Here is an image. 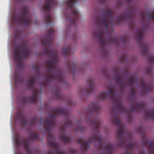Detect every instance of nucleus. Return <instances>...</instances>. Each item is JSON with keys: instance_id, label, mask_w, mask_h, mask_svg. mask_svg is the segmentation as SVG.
<instances>
[{"instance_id": "f257e3e1", "label": "nucleus", "mask_w": 154, "mask_h": 154, "mask_svg": "<svg viewBox=\"0 0 154 154\" xmlns=\"http://www.w3.org/2000/svg\"><path fill=\"white\" fill-rule=\"evenodd\" d=\"M54 31L51 29L47 32L46 36H43L42 40V48L44 54L49 57L51 60L47 62L48 68L45 82L42 86H45L47 84L53 80L59 81L64 84H67L65 81V77L62 72L61 69L57 65L58 56L52 47L53 42V35Z\"/></svg>"}, {"instance_id": "f03ea898", "label": "nucleus", "mask_w": 154, "mask_h": 154, "mask_svg": "<svg viewBox=\"0 0 154 154\" xmlns=\"http://www.w3.org/2000/svg\"><path fill=\"white\" fill-rule=\"evenodd\" d=\"M100 109V106L96 102L91 103L87 109L88 118L87 121L91 125H93V131L95 132L94 136L89 137L88 141L89 144L93 142L98 144V148L102 150V152L98 154H110L114 150V146L110 143L106 145L105 143L102 142V137L99 132L100 122L99 120L91 117L93 112L97 113Z\"/></svg>"}, {"instance_id": "7ed1b4c3", "label": "nucleus", "mask_w": 154, "mask_h": 154, "mask_svg": "<svg viewBox=\"0 0 154 154\" xmlns=\"http://www.w3.org/2000/svg\"><path fill=\"white\" fill-rule=\"evenodd\" d=\"M109 93L106 91H103L100 94L99 97L100 99L103 100L108 97L109 93L111 96V98L114 103V107L116 110L118 112H120L127 115L129 119H130L131 116L130 111L127 110L122 105V101L119 97H116L114 93L113 89L111 88H108Z\"/></svg>"}, {"instance_id": "20e7f679", "label": "nucleus", "mask_w": 154, "mask_h": 154, "mask_svg": "<svg viewBox=\"0 0 154 154\" xmlns=\"http://www.w3.org/2000/svg\"><path fill=\"white\" fill-rule=\"evenodd\" d=\"M30 53V51L26 46L25 42H22L17 47L14 48L13 54L18 68L22 69L23 68V59L28 57Z\"/></svg>"}, {"instance_id": "39448f33", "label": "nucleus", "mask_w": 154, "mask_h": 154, "mask_svg": "<svg viewBox=\"0 0 154 154\" xmlns=\"http://www.w3.org/2000/svg\"><path fill=\"white\" fill-rule=\"evenodd\" d=\"M12 20L13 22L14 23H23L26 25H28L31 22V18L26 7H23L21 10L20 16L14 14Z\"/></svg>"}, {"instance_id": "423d86ee", "label": "nucleus", "mask_w": 154, "mask_h": 154, "mask_svg": "<svg viewBox=\"0 0 154 154\" xmlns=\"http://www.w3.org/2000/svg\"><path fill=\"white\" fill-rule=\"evenodd\" d=\"M79 1V0H69L66 4V9H70L73 15V17H72L70 15L67 16L66 14H65L67 20L71 24H75L79 20L78 17L79 13L76 9H74L73 8L75 4L77 3Z\"/></svg>"}, {"instance_id": "0eeeda50", "label": "nucleus", "mask_w": 154, "mask_h": 154, "mask_svg": "<svg viewBox=\"0 0 154 154\" xmlns=\"http://www.w3.org/2000/svg\"><path fill=\"white\" fill-rule=\"evenodd\" d=\"M57 4V2L56 0H46L45 4L42 7V10L45 13L44 18L48 26H50L52 24L50 11Z\"/></svg>"}, {"instance_id": "6e6552de", "label": "nucleus", "mask_w": 154, "mask_h": 154, "mask_svg": "<svg viewBox=\"0 0 154 154\" xmlns=\"http://www.w3.org/2000/svg\"><path fill=\"white\" fill-rule=\"evenodd\" d=\"M36 79V77L31 75L30 79L26 83L27 86L29 87L30 89L33 90V92L32 94V97H28L25 98L23 101L24 102H29L31 103H34L36 102L38 91L34 89V86L35 82Z\"/></svg>"}, {"instance_id": "1a4fd4ad", "label": "nucleus", "mask_w": 154, "mask_h": 154, "mask_svg": "<svg viewBox=\"0 0 154 154\" xmlns=\"http://www.w3.org/2000/svg\"><path fill=\"white\" fill-rule=\"evenodd\" d=\"M116 73L117 77L116 78V80L118 83L121 91H123L125 86L127 85H129L130 88H132L131 91L132 93L134 94L135 92V90L133 88L134 81L133 77H131L128 81L122 80V77L118 71H116Z\"/></svg>"}, {"instance_id": "9d476101", "label": "nucleus", "mask_w": 154, "mask_h": 154, "mask_svg": "<svg viewBox=\"0 0 154 154\" xmlns=\"http://www.w3.org/2000/svg\"><path fill=\"white\" fill-rule=\"evenodd\" d=\"M113 14V11L109 9L106 12V16H103L100 20L98 21V23L102 25L106 29L107 32L109 31V24L111 23L113 25L114 19L112 17V15Z\"/></svg>"}, {"instance_id": "9b49d317", "label": "nucleus", "mask_w": 154, "mask_h": 154, "mask_svg": "<svg viewBox=\"0 0 154 154\" xmlns=\"http://www.w3.org/2000/svg\"><path fill=\"white\" fill-rule=\"evenodd\" d=\"M96 36L99 38V43L103 48L105 47L107 43L117 44L118 42V39L116 37L113 38L109 37L107 42L105 39L104 33L102 30H99Z\"/></svg>"}, {"instance_id": "f8f14e48", "label": "nucleus", "mask_w": 154, "mask_h": 154, "mask_svg": "<svg viewBox=\"0 0 154 154\" xmlns=\"http://www.w3.org/2000/svg\"><path fill=\"white\" fill-rule=\"evenodd\" d=\"M143 34L142 32L139 31L136 34V36L138 42L140 44L142 43L143 52L146 55L148 53V50L146 44L145 43H142Z\"/></svg>"}, {"instance_id": "ddd939ff", "label": "nucleus", "mask_w": 154, "mask_h": 154, "mask_svg": "<svg viewBox=\"0 0 154 154\" xmlns=\"http://www.w3.org/2000/svg\"><path fill=\"white\" fill-rule=\"evenodd\" d=\"M52 112L53 114H50L49 117L52 119H55L56 116L59 115H69V112L66 109L63 108H57L53 110Z\"/></svg>"}, {"instance_id": "4468645a", "label": "nucleus", "mask_w": 154, "mask_h": 154, "mask_svg": "<svg viewBox=\"0 0 154 154\" xmlns=\"http://www.w3.org/2000/svg\"><path fill=\"white\" fill-rule=\"evenodd\" d=\"M88 84L89 87L86 88L84 90H83L82 89H81L80 92L88 95L94 91L95 88V85L94 81L92 79H90L88 81Z\"/></svg>"}, {"instance_id": "2eb2a0df", "label": "nucleus", "mask_w": 154, "mask_h": 154, "mask_svg": "<svg viewBox=\"0 0 154 154\" xmlns=\"http://www.w3.org/2000/svg\"><path fill=\"white\" fill-rule=\"evenodd\" d=\"M85 140L82 137L79 138L78 140V142L81 144L82 149L84 152L86 151L90 146V144H88V142Z\"/></svg>"}, {"instance_id": "dca6fc26", "label": "nucleus", "mask_w": 154, "mask_h": 154, "mask_svg": "<svg viewBox=\"0 0 154 154\" xmlns=\"http://www.w3.org/2000/svg\"><path fill=\"white\" fill-rule=\"evenodd\" d=\"M141 87L143 93L144 94L149 93L152 90V87L150 84L146 85L145 82L142 80L141 82Z\"/></svg>"}, {"instance_id": "f3484780", "label": "nucleus", "mask_w": 154, "mask_h": 154, "mask_svg": "<svg viewBox=\"0 0 154 154\" xmlns=\"http://www.w3.org/2000/svg\"><path fill=\"white\" fill-rule=\"evenodd\" d=\"M133 14V13L128 15L125 14L122 16L118 17L116 18V22L117 23H119L121 22L130 20L132 18Z\"/></svg>"}, {"instance_id": "a211bd4d", "label": "nucleus", "mask_w": 154, "mask_h": 154, "mask_svg": "<svg viewBox=\"0 0 154 154\" xmlns=\"http://www.w3.org/2000/svg\"><path fill=\"white\" fill-rule=\"evenodd\" d=\"M144 109V106L143 103H138L136 102L134 106L133 107V108H131L130 111L131 112H134L140 109L143 111Z\"/></svg>"}, {"instance_id": "6ab92c4d", "label": "nucleus", "mask_w": 154, "mask_h": 154, "mask_svg": "<svg viewBox=\"0 0 154 154\" xmlns=\"http://www.w3.org/2000/svg\"><path fill=\"white\" fill-rule=\"evenodd\" d=\"M17 117L19 118L21 124L24 126H26L28 123V121L23 114L20 112H18L17 114Z\"/></svg>"}, {"instance_id": "aec40b11", "label": "nucleus", "mask_w": 154, "mask_h": 154, "mask_svg": "<svg viewBox=\"0 0 154 154\" xmlns=\"http://www.w3.org/2000/svg\"><path fill=\"white\" fill-rule=\"evenodd\" d=\"M14 79L16 83L19 84L22 83L23 81V78L21 77L20 74L15 73L14 75Z\"/></svg>"}, {"instance_id": "412c9836", "label": "nucleus", "mask_w": 154, "mask_h": 154, "mask_svg": "<svg viewBox=\"0 0 154 154\" xmlns=\"http://www.w3.org/2000/svg\"><path fill=\"white\" fill-rule=\"evenodd\" d=\"M145 116L148 119L154 120V109H149L145 113Z\"/></svg>"}, {"instance_id": "4be33fe9", "label": "nucleus", "mask_w": 154, "mask_h": 154, "mask_svg": "<svg viewBox=\"0 0 154 154\" xmlns=\"http://www.w3.org/2000/svg\"><path fill=\"white\" fill-rule=\"evenodd\" d=\"M54 91L55 92V94H54L55 97L58 100L61 99L63 96L60 92V89L58 88H56Z\"/></svg>"}, {"instance_id": "5701e85b", "label": "nucleus", "mask_w": 154, "mask_h": 154, "mask_svg": "<svg viewBox=\"0 0 154 154\" xmlns=\"http://www.w3.org/2000/svg\"><path fill=\"white\" fill-rule=\"evenodd\" d=\"M62 51L63 54L66 56L69 55L71 53V47L68 46L63 48L62 49Z\"/></svg>"}, {"instance_id": "b1692460", "label": "nucleus", "mask_w": 154, "mask_h": 154, "mask_svg": "<svg viewBox=\"0 0 154 154\" xmlns=\"http://www.w3.org/2000/svg\"><path fill=\"white\" fill-rule=\"evenodd\" d=\"M69 66L71 71L75 72V65L74 62H69L68 63Z\"/></svg>"}, {"instance_id": "393cba45", "label": "nucleus", "mask_w": 154, "mask_h": 154, "mask_svg": "<svg viewBox=\"0 0 154 154\" xmlns=\"http://www.w3.org/2000/svg\"><path fill=\"white\" fill-rule=\"evenodd\" d=\"M38 121V119L36 117H34L32 119L31 122H30V126L31 127L34 126Z\"/></svg>"}, {"instance_id": "a878e982", "label": "nucleus", "mask_w": 154, "mask_h": 154, "mask_svg": "<svg viewBox=\"0 0 154 154\" xmlns=\"http://www.w3.org/2000/svg\"><path fill=\"white\" fill-rule=\"evenodd\" d=\"M73 126L72 124V121L69 120V119H68L67 120V121H66L65 125V126L66 127H72Z\"/></svg>"}, {"instance_id": "bb28decb", "label": "nucleus", "mask_w": 154, "mask_h": 154, "mask_svg": "<svg viewBox=\"0 0 154 154\" xmlns=\"http://www.w3.org/2000/svg\"><path fill=\"white\" fill-rule=\"evenodd\" d=\"M84 129L83 128L81 125H79L77 126L76 128L75 129V131L77 132L78 131H82Z\"/></svg>"}, {"instance_id": "cd10ccee", "label": "nucleus", "mask_w": 154, "mask_h": 154, "mask_svg": "<svg viewBox=\"0 0 154 154\" xmlns=\"http://www.w3.org/2000/svg\"><path fill=\"white\" fill-rule=\"evenodd\" d=\"M61 139L62 141L66 142L69 143V142L68 138L66 137H61Z\"/></svg>"}, {"instance_id": "c85d7f7f", "label": "nucleus", "mask_w": 154, "mask_h": 154, "mask_svg": "<svg viewBox=\"0 0 154 154\" xmlns=\"http://www.w3.org/2000/svg\"><path fill=\"white\" fill-rule=\"evenodd\" d=\"M149 60L150 63L153 62L154 61V56L152 55H150L149 56Z\"/></svg>"}, {"instance_id": "c756f323", "label": "nucleus", "mask_w": 154, "mask_h": 154, "mask_svg": "<svg viewBox=\"0 0 154 154\" xmlns=\"http://www.w3.org/2000/svg\"><path fill=\"white\" fill-rule=\"evenodd\" d=\"M140 17L141 19L143 20L144 21L145 20V14L143 12H142L140 14Z\"/></svg>"}, {"instance_id": "7c9ffc66", "label": "nucleus", "mask_w": 154, "mask_h": 154, "mask_svg": "<svg viewBox=\"0 0 154 154\" xmlns=\"http://www.w3.org/2000/svg\"><path fill=\"white\" fill-rule=\"evenodd\" d=\"M70 153L72 154L75 153H76V151L74 149H71L70 150Z\"/></svg>"}, {"instance_id": "2f4dec72", "label": "nucleus", "mask_w": 154, "mask_h": 154, "mask_svg": "<svg viewBox=\"0 0 154 154\" xmlns=\"http://www.w3.org/2000/svg\"><path fill=\"white\" fill-rule=\"evenodd\" d=\"M19 35L20 34L18 32H16V34L15 36V38L16 39L18 38Z\"/></svg>"}, {"instance_id": "473e14b6", "label": "nucleus", "mask_w": 154, "mask_h": 154, "mask_svg": "<svg viewBox=\"0 0 154 154\" xmlns=\"http://www.w3.org/2000/svg\"><path fill=\"white\" fill-rule=\"evenodd\" d=\"M135 81H136V82L137 83V84L138 83V80L137 79H135Z\"/></svg>"}, {"instance_id": "72a5a7b5", "label": "nucleus", "mask_w": 154, "mask_h": 154, "mask_svg": "<svg viewBox=\"0 0 154 154\" xmlns=\"http://www.w3.org/2000/svg\"><path fill=\"white\" fill-rule=\"evenodd\" d=\"M105 0H100V1L101 2L103 3L105 2Z\"/></svg>"}, {"instance_id": "f704fd0d", "label": "nucleus", "mask_w": 154, "mask_h": 154, "mask_svg": "<svg viewBox=\"0 0 154 154\" xmlns=\"http://www.w3.org/2000/svg\"><path fill=\"white\" fill-rule=\"evenodd\" d=\"M133 27H134V24L133 23L132 25V26H131V28H132Z\"/></svg>"}, {"instance_id": "c9c22d12", "label": "nucleus", "mask_w": 154, "mask_h": 154, "mask_svg": "<svg viewBox=\"0 0 154 154\" xmlns=\"http://www.w3.org/2000/svg\"><path fill=\"white\" fill-rule=\"evenodd\" d=\"M139 131H141V129H140L139 130Z\"/></svg>"}, {"instance_id": "e433bc0d", "label": "nucleus", "mask_w": 154, "mask_h": 154, "mask_svg": "<svg viewBox=\"0 0 154 154\" xmlns=\"http://www.w3.org/2000/svg\"><path fill=\"white\" fill-rule=\"evenodd\" d=\"M36 68H37V69H38V67H36Z\"/></svg>"}, {"instance_id": "4c0bfd02", "label": "nucleus", "mask_w": 154, "mask_h": 154, "mask_svg": "<svg viewBox=\"0 0 154 154\" xmlns=\"http://www.w3.org/2000/svg\"><path fill=\"white\" fill-rule=\"evenodd\" d=\"M128 1H130L131 0H128Z\"/></svg>"}, {"instance_id": "58836bf2", "label": "nucleus", "mask_w": 154, "mask_h": 154, "mask_svg": "<svg viewBox=\"0 0 154 154\" xmlns=\"http://www.w3.org/2000/svg\"><path fill=\"white\" fill-rule=\"evenodd\" d=\"M13 43H14V41H13Z\"/></svg>"}]
</instances>
